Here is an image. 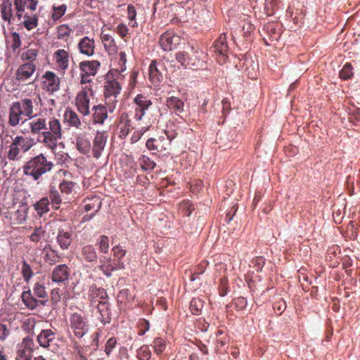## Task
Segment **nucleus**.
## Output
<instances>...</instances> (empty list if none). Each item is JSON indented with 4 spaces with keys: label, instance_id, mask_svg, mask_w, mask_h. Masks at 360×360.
<instances>
[{
    "label": "nucleus",
    "instance_id": "nucleus-1",
    "mask_svg": "<svg viewBox=\"0 0 360 360\" xmlns=\"http://www.w3.org/2000/svg\"><path fill=\"white\" fill-rule=\"evenodd\" d=\"M22 124L27 127L22 130L23 133L36 136L37 142L49 149L56 159L60 162H65L68 159L67 153L60 154L56 151L58 141L62 138V127L58 119L51 117L47 120L44 117L32 116L28 120L23 121Z\"/></svg>",
    "mask_w": 360,
    "mask_h": 360
},
{
    "label": "nucleus",
    "instance_id": "nucleus-2",
    "mask_svg": "<svg viewBox=\"0 0 360 360\" xmlns=\"http://www.w3.org/2000/svg\"><path fill=\"white\" fill-rule=\"evenodd\" d=\"M53 167V163L48 160L43 153H40L28 160L22 167V170L25 175L30 176L37 181L41 176L50 172Z\"/></svg>",
    "mask_w": 360,
    "mask_h": 360
},
{
    "label": "nucleus",
    "instance_id": "nucleus-3",
    "mask_svg": "<svg viewBox=\"0 0 360 360\" xmlns=\"http://www.w3.org/2000/svg\"><path fill=\"white\" fill-rule=\"evenodd\" d=\"M203 53L199 51L193 46H188L183 51L176 54V60L183 66L191 68H200L203 67Z\"/></svg>",
    "mask_w": 360,
    "mask_h": 360
},
{
    "label": "nucleus",
    "instance_id": "nucleus-4",
    "mask_svg": "<svg viewBox=\"0 0 360 360\" xmlns=\"http://www.w3.org/2000/svg\"><path fill=\"white\" fill-rule=\"evenodd\" d=\"M34 144V140L24 136H15L11 145L8 152V159L9 160H19L22 155L21 153L27 152Z\"/></svg>",
    "mask_w": 360,
    "mask_h": 360
},
{
    "label": "nucleus",
    "instance_id": "nucleus-5",
    "mask_svg": "<svg viewBox=\"0 0 360 360\" xmlns=\"http://www.w3.org/2000/svg\"><path fill=\"white\" fill-rule=\"evenodd\" d=\"M93 98V91L91 87L85 86L78 93L75 98V105L78 111L86 116L90 113L89 103Z\"/></svg>",
    "mask_w": 360,
    "mask_h": 360
},
{
    "label": "nucleus",
    "instance_id": "nucleus-6",
    "mask_svg": "<svg viewBox=\"0 0 360 360\" xmlns=\"http://www.w3.org/2000/svg\"><path fill=\"white\" fill-rule=\"evenodd\" d=\"M70 326L75 335L82 337L88 330L86 319L80 314L75 313L70 318Z\"/></svg>",
    "mask_w": 360,
    "mask_h": 360
},
{
    "label": "nucleus",
    "instance_id": "nucleus-7",
    "mask_svg": "<svg viewBox=\"0 0 360 360\" xmlns=\"http://www.w3.org/2000/svg\"><path fill=\"white\" fill-rule=\"evenodd\" d=\"M43 87L47 91L53 93L60 87V78L53 72L46 71L42 76Z\"/></svg>",
    "mask_w": 360,
    "mask_h": 360
},
{
    "label": "nucleus",
    "instance_id": "nucleus-8",
    "mask_svg": "<svg viewBox=\"0 0 360 360\" xmlns=\"http://www.w3.org/2000/svg\"><path fill=\"white\" fill-rule=\"evenodd\" d=\"M36 70V65L32 62H26L17 70L16 79L20 82H25L31 79Z\"/></svg>",
    "mask_w": 360,
    "mask_h": 360
},
{
    "label": "nucleus",
    "instance_id": "nucleus-9",
    "mask_svg": "<svg viewBox=\"0 0 360 360\" xmlns=\"http://www.w3.org/2000/svg\"><path fill=\"white\" fill-rule=\"evenodd\" d=\"M180 42V37L172 32H165L160 38V45L165 51H171Z\"/></svg>",
    "mask_w": 360,
    "mask_h": 360
},
{
    "label": "nucleus",
    "instance_id": "nucleus-10",
    "mask_svg": "<svg viewBox=\"0 0 360 360\" xmlns=\"http://www.w3.org/2000/svg\"><path fill=\"white\" fill-rule=\"evenodd\" d=\"M214 51L216 53L219 63H223L226 59V53L228 51V46L224 35H221L214 42Z\"/></svg>",
    "mask_w": 360,
    "mask_h": 360
},
{
    "label": "nucleus",
    "instance_id": "nucleus-11",
    "mask_svg": "<svg viewBox=\"0 0 360 360\" xmlns=\"http://www.w3.org/2000/svg\"><path fill=\"white\" fill-rule=\"evenodd\" d=\"M55 64L57 68L64 72L69 65V54L64 49L57 50L53 55Z\"/></svg>",
    "mask_w": 360,
    "mask_h": 360
},
{
    "label": "nucleus",
    "instance_id": "nucleus-12",
    "mask_svg": "<svg viewBox=\"0 0 360 360\" xmlns=\"http://www.w3.org/2000/svg\"><path fill=\"white\" fill-rule=\"evenodd\" d=\"M107 135L104 132H98L95 136L93 145V155L96 158H98L106 143Z\"/></svg>",
    "mask_w": 360,
    "mask_h": 360
},
{
    "label": "nucleus",
    "instance_id": "nucleus-13",
    "mask_svg": "<svg viewBox=\"0 0 360 360\" xmlns=\"http://www.w3.org/2000/svg\"><path fill=\"white\" fill-rule=\"evenodd\" d=\"M14 5L17 11V15L20 18L26 8L31 11L36 10L37 0H15Z\"/></svg>",
    "mask_w": 360,
    "mask_h": 360
},
{
    "label": "nucleus",
    "instance_id": "nucleus-14",
    "mask_svg": "<svg viewBox=\"0 0 360 360\" xmlns=\"http://www.w3.org/2000/svg\"><path fill=\"white\" fill-rule=\"evenodd\" d=\"M101 66V63L98 60L82 61L79 63V69L83 75L89 76H95Z\"/></svg>",
    "mask_w": 360,
    "mask_h": 360
},
{
    "label": "nucleus",
    "instance_id": "nucleus-15",
    "mask_svg": "<svg viewBox=\"0 0 360 360\" xmlns=\"http://www.w3.org/2000/svg\"><path fill=\"white\" fill-rule=\"evenodd\" d=\"M78 47L82 54L91 56L94 53V41L93 39L84 37L79 41Z\"/></svg>",
    "mask_w": 360,
    "mask_h": 360
},
{
    "label": "nucleus",
    "instance_id": "nucleus-16",
    "mask_svg": "<svg viewBox=\"0 0 360 360\" xmlns=\"http://www.w3.org/2000/svg\"><path fill=\"white\" fill-rule=\"evenodd\" d=\"M166 105L167 108L179 115L184 111V103L179 98L176 96H171L166 100Z\"/></svg>",
    "mask_w": 360,
    "mask_h": 360
},
{
    "label": "nucleus",
    "instance_id": "nucleus-17",
    "mask_svg": "<svg viewBox=\"0 0 360 360\" xmlns=\"http://www.w3.org/2000/svg\"><path fill=\"white\" fill-rule=\"evenodd\" d=\"M13 103L22 112L24 116L28 117L29 119L33 116L34 102L32 99L24 98Z\"/></svg>",
    "mask_w": 360,
    "mask_h": 360
},
{
    "label": "nucleus",
    "instance_id": "nucleus-18",
    "mask_svg": "<svg viewBox=\"0 0 360 360\" xmlns=\"http://www.w3.org/2000/svg\"><path fill=\"white\" fill-rule=\"evenodd\" d=\"M68 278V268L66 265H58L54 268L52 272L51 279L53 282L60 283L65 281Z\"/></svg>",
    "mask_w": 360,
    "mask_h": 360
},
{
    "label": "nucleus",
    "instance_id": "nucleus-19",
    "mask_svg": "<svg viewBox=\"0 0 360 360\" xmlns=\"http://www.w3.org/2000/svg\"><path fill=\"white\" fill-rule=\"evenodd\" d=\"M23 116L24 114L18 108H17L16 105L12 103L9 109V124L12 127L17 126L22 120Z\"/></svg>",
    "mask_w": 360,
    "mask_h": 360
},
{
    "label": "nucleus",
    "instance_id": "nucleus-20",
    "mask_svg": "<svg viewBox=\"0 0 360 360\" xmlns=\"http://www.w3.org/2000/svg\"><path fill=\"white\" fill-rule=\"evenodd\" d=\"M77 188L78 186L77 184L72 181H63L60 184V191L68 196L67 199L69 200H71V197L75 198V195L77 194Z\"/></svg>",
    "mask_w": 360,
    "mask_h": 360
},
{
    "label": "nucleus",
    "instance_id": "nucleus-21",
    "mask_svg": "<svg viewBox=\"0 0 360 360\" xmlns=\"http://www.w3.org/2000/svg\"><path fill=\"white\" fill-rule=\"evenodd\" d=\"M76 146L77 150L83 153L86 154L90 151L91 143L86 134H79L76 138Z\"/></svg>",
    "mask_w": 360,
    "mask_h": 360
},
{
    "label": "nucleus",
    "instance_id": "nucleus-22",
    "mask_svg": "<svg viewBox=\"0 0 360 360\" xmlns=\"http://www.w3.org/2000/svg\"><path fill=\"white\" fill-rule=\"evenodd\" d=\"M121 89V84L117 80H108L105 84V94L106 96L116 97L120 93Z\"/></svg>",
    "mask_w": 360,
    "mask_h": 360
},
{
    "label": "nucleus",
    "instance_id": "nucleus-23",
    "mask_svg": "<svg viewBox=\"0 0 360 360\" xmlns=\"http://www.w3.org/2000/svg\"><path fill=\"white\" fill-rule=\"evenodd\" d=\"M39 345L48 347L55 340V333L51 330H43L37 337Z\"/></svg>",
    "mask_w": 360,
    "mask_h": 360
},
{
    "label": "nucleus",
    "instance_id": "nucleus-24",
    "mask_svg": "<svg viewBox=\"0 0 360 360\" xmlns=\"http://www.w3.org/2000/svg\"><path fill=\"white\" fill-rule=\"evenodd\" d=\"M124 265L123 262H118V263L115 262L109 258L107 259L106 262H104L101 266V269L103 272L108 276L111 275V272L117 269H123Z\"/></svg>",
    "mask_w": 360,
    "mask_h": 360
},
{
    "label": "nucleus",
    "instance_id": "nucleus-25",
    "mask_svg": "<svg viewBox=\"0 0 360 360\" xmlns=\"http://www.w3.org/2000/svg\"><path fill=\"white\" fill-rule=\"evenodd\" d=\"M93 120L96 124H103L108 117L107 110L103 105H99L93 108Z\"/></svg>",
    "mask_w": 360,
    "mask_h": 360
},
{
    "label": "nucleus",
    "instance_id": "nucleus-26",
    "mask_svg": "<svg viewBox=\"0 0 360 360\" xmlns=\"http://www.w3.org/2000/svg\"><path fill=\"white\" fill-rule=\"evenodd\" d=\"M32 349L25 344L18 346L15 359L16 360H31Z\"/></svg>",
    "mask_w": 360,
    "mask_h": 360
},
{
    "label": "nucleus",
    "instance_id": "nucleus-27",
    "mask_svg": "<svg viewBox=\"0 0 360 360\" xmlns=\"http://www.w3.org/2000/svg\"><path fill=\"white\" fill-rule=\"evenodd\" d=\"M149 77L155 85L158 84L162 78V73L155 61H153L149 66Z\"/></svg>",
    "mask_w": 360,
    "mask_h": 360
},
{
    "label": "nucleus",
    "instance_id": "nucleus-28",
    "mask_svg": "<svg viewBox=\"0 0 360 360\" xmlns=\"http://www.w3.org/2000/svg\"><path fill=\"white\" fill-rule=\"evenodd\" d=\"M64 120L69 123L71 126L79 128L81 125V122L78 115L75 112L70 109H67L64 114Z\"/></svg>",
    "mask_w": 360,
    "mask_h": 360
},
{
    "label": "nucleus",
    "instance_id": "nucleus-29",
    "mask_svg": "<svg viewBox=\"0 0 360 360\" xmlns=\"http://www.w3.org/2000/svg\"><path fill=\"white\" fill-rule=\"evenodd\" d=\"M71 234L69 232L59 231L57 236V242L62 249H68L71 243Z\"/></svg>",
    "mask_w": 360,
    "mask_h": 360
},
{
    "label": "nucleus",
    "instance_id": "nucleus-30",
    "mask_svg": "<svg viewBox=\"0 0 360 360\" xmlns=\"http://www.w3.org/2000/svg\"><path fill=\"white\" fill-rule=\"evenodd\" d=\"M82 255L88 262L95 261L97 258L94 248L90 245H86L82 248Z\"/></svg>",
    "mask_w": 360,
    "mask_h": 360
},
{
    "label": "nucleus",
    "instance_id": "nucleus-31",
    "mask_svg": "<svg viewBox=\"0 0 360 360\" xmlns=\"http://www.w3.org/2000/svg\"><path fill=\"white\" fill-rule=\"evenodd\" d=\"M21 297L25 304L29 309H33L38 304L39 302L33 297L30 290L23 292Z\"/></svg>",
    "mask_w": 360,
    "mask_h": 360
},
{
    "label": "nucleus",
    "instance_id": "nucleus-32",
    "mask_svg": "<svg viewBox=\"0 0 360 360\" xmlns=\"http://www.w3.org/2000/svg\"><path fill=\"white\" fill-rule=\"evenodd\" d=\"M1 13L3 19L10 21L12 17V5L8 0H5L1 4Z\"/></svg>",
    "mask_w": 360,
    "mask_h": 360
},
{
    "label": "nucleus",
    "instance_id": "nucleus-33",
    "mask_svg": "<svg viewBox=\"0 0 360 360\" xmlns=\"http://www.w3.org/2000/svg\"><path fill=\"white\" fill-rule=\"evenodd\" d=\"M134 103L136 105H137V109L141 110L144 112L152 105V103L149 99H147L146 97L141 95H138L135 97Z\"/></svg>",
    "mask_w": 360,
    "mask_h": 360
},
{
    "label": "nucleus",
    "instance_id": "nucleus-34",
    "mask_svg": "<svg viewBox=\"0 0 360 360\" xmlns=\"http://www.w3.org/2000/svg\"><path fill=\"white\" fill-rule=\"evenodd\" d=\"M37 214L42 215L49 211V200L47 198H43L34 205Z\"/></svg>",
    "mask_w": 360,
    "mask_h": 360
},
{
    "label": "nucleus",
    "instance_id": "nucleus-35",
    "mask_svg": "<svg viewBox=\"0 0 360 360\" xmlns=\"http://www.w3.org/2000/svg\"><path fill=\"white\" fill-rule=\"evenodd\" d=\"M24 18H25V20L23 21L24 26L28 30H31L37 27V18L34 15H25L24 16Z\"/></svg>",
    "mask_w": 360,
    "mask_h": 360
},
{
    "label": "nucleus",
    "instance_id": "nucleus-36",
    "mask_svg": "<svg viewBox=\"0 0 360 360\" xmlns=\"http://www.w3.org/2000/svg\"><path fill=\"white\" fill-rule=\"evenodd\" d=\"M49 198L54 209L58 210L62 199L60 193L56 190H52L49 195Z\"/></svg>",
    "mask_w": 360,
    "mask_h": 360
},
{
    "label": "nucleus",
    "instance_id": "nucleus-37",
    "mask_svg": "<svg viewBox=\"0 0 360 360\" xmlns=\"http://www.w3.org/2000/svg\"><path fill=\"white\" fill-rule=\"evenodd\" d=\"M98 245L101 252L106 253L109 248V239L105 236H101L98 239Z\"/></svg>",
    "mask_w": 360,
    "mask_h": 360
},
{
    "label": "nucleus",
    "instance_id": "nucleus-38",
    "mask_svg": "<svg viewBox=\"0 0 360 360\" xmlns=\"http://www.w3.org/2000/svg\"><path fill=\"white\" fill-rule=\"evenodd\" d=\"M36 56H37V52L34 49L27 50L26 51H24L21 55V58H22V60L27 61V62H32V63H34V60H35Z\"/></svg>",
    "mask_w": 360,
    "mask_h": 360
},
{
    "label": "nucleus",
    "instance_id": "nucleus-39",
    "mask_svg": "<svg viewBox=\"0 0 360 360\" xmlns=\"http://www.w3.org/2000/svg\"><path fill=\"white\" fill-rule=\"evenodd\" d=\"M67 6L65 4H63L59 6H54L53 9V13H52V18L54 20H58L60 17H62L65 11H66Z\"/></svg>",
    "mask_w": 360,
    "mask_h": 360
},
{
    "label": "nucleus",
    "instance_id": "nucleus-40",
    "mask_svg": "<svg viewBox=\"0 0 360 360\" xmlns=\"http://www.w3.org/2000/svg\"><path fill=\"white\" fill-rule=\"evenodd\" d=\"M352 75V68L351 65L349 63L345 64L342 69L340 71V77L343 79H347L350 78Z\"/></svg>",
    "mask_w": 360,
    "mask_h": 360
},
{
    "label": "nucleus",
    "instance_id": "nucleus-41",
    "mask_svg": "<svg viewBox=\"0 0 360 360\" xmlns=\"http://www.w3.org/2000/svg\"><path fill=\"white\" fill-rule=\"evenodd\" d=\"M202 307V302L199 299H193L190 303V309L193 314H198Z\"/></svg>",
    "mask_w": 360,
    "mask_h": 360
},
{
    "label": "nucleus",
    "instance_id": "nucleus-42",
    "mask_svg": "<svg viewBox=\"0 0 360 360\" xmlns=\"http://www.w3.org/2000/svg\"><path fill=\"white\" fill-rule=\"evenodd\" d=\"M45 231L41 227H37L34 230V232L30 235V240L33 242H38L44 236Z\"/></svg>",
    "mask_w": 360,
    "mask_h": 360
},
{
    "label": "nucleus",
    "instance_id": "nucleus-43",
    "mask_svg": "<svg viewBox=\"0 0 360 360\" xmlns=\"http://www.w3.org/2000/svg\"><path fill=\"white\" fill-rule=\"evenodd\" d=\"M141 165L142 168L145 170L153 169L155 167V162L150 160L146 156H143L141 158Z\"/></svg>",
    "mask_w": 360,
    "mask_h": 360
},
{
    "label": "nucleus",
    "instance_id": "nucleus-44",
    "mask_svg": "<svg viewBox=\"0 0 360 360\" xmlns=\"http://www.w3.org/2000/svg\"><path fill=\"white\" fill-rule=\"evenodd\" d=\"M136 10L133 6H129L127 8V15L128 19L130 20L129 25L132 27H135L136 25V22L134 21L136 18Z\"/></svg>",
    "mask_w": 360,
    "mask_h": 360
},
{
    "label": "nucleus",
    "instance_id": "nucleus-45",
    "mask_svg": "<svg viewBox=\"0 0 360 360\" xmlns=\"http://www.w3.org/2000/svg\"><path fill=\"white\" fill-rule=\"evenodd\" d=\"M34 293L36 296L40 298H44L46 296V292L44 287L39 284L36 283L33 288Z\"/></svg>",
    "mask_w": 360,
    "mask_h": 360
},
{
    "label": "nucleus",
    "instance_id": "nucleus-46",
    "mask_svg": "<svg viewBox=\"0 0 360 360\" xmlns=\"http://www.w3.org/2000/svg\"><path fill=\"white\" fill-rule=\"evenodd\" d=\"M154 349L158 354L162 352L165 349V342L164 340L162 338H156L154 340Z\"/></svg>",
    "mask_w": 360,
    "mask_h": 360
},
{
    "label": "nucleus",
    "instance_id": "nucleus-47",
    "mask_svg": "<svg viewBox=\"0 0 360 360\" xmlns=\"http://www.w3.org/2000/svg\"><path fill=\"white\" fill-rule=\"evenodd\" d=\"M22 273L25 280L28 281L32 276V271L30 265L24 262L22 266Z\"/></svg>",
    "mask_w": 360,
    "mask_h": 360
},
{
    "label": "nucleus",
    "instance_id": "nucleus-48",
    "mask_svg": "<svg viewBox=\"0 0 360 360\" xmlns=\"http://www.w3.org/2000/svg\"><path fill=\"white\" fill-rule=\"evenodd\" d=\"M119 58V65L120 68L117 69L119 72H123L126 70L125 64L127 62L126 54L124 52H120L118 53Z\"/></svg>",
    "mask_w": 360,
    "mask_h": 360
},
{
    "label": "nucleus",
    "instance_id": "nucleus-49",
    "mask_svg": "<svg viewBox=\"0 0 360 360\" xmlns=\"http://www.w3.org/2000/svg\"><path fill=\"white\" fill-rule=\"evenodd\" d=\"M113 255L119 260L123 257L126 254V250L120 245H117L112 248Z\"/></svg>",
    "mask_w": 360,
    "mask_h": 360
},
{
    "label": "nucleus",
    "instance_id": "nucleus-50",
    "mask_svg": "<svg viewBox=\"0 0 360 360\" xmlns=\"http://www.w3.org/2000/svg\"><path fill=\"white\" fill-rule=\"evenodd\" d=\"M117 344V340L114 338H110L105 345V353L109 355L112 351V349L115 347Z\"/></svg>",
    "mask_w": 360,
    "mask_h": 360
},
{
    "label": "nucleus",
    "instance_id": "nucleus-51",
    "mask_svg": "<svg viewBox=\"0 0 360 360\" xmlns=\"http://www.w3.org/2000/svg\"><path fill=\"white\" fill-rule=\"evenodd\" d=\"M9 334L10 330L6 325L0 323V340H5Z\"/></svg>",
    "mask_w": 360,
    "mask_h": 360
},
{
    "label": "nucleus",
    "instance_id": "nucleus-52",
    "mask_svg": "<svg viewBox=\"0 0 360 360\" xmlns=\"http://www.w3.org/2000/svg\"><path fill=\"white\" fill-rule=\"evenodd\" d=\"M139 356L141 360H147L150 357V353L147 348L141 347L139 352Z\"/></svg>",
    "mask_w": 360,
    "mask_h": 360
},
{
    "label": "nucleus",
    "instance_id": "nucleus-53",
    "mask_svg": "<svg viewBox=\"0 0 360 360\" xmlns=\"http://www.w3.org/2000/svg\"><path fill=\"white\" fill-rule=\"evenodd\" d=\"M117 31L119 33V34L122 37L127 36L128 34V28L127 27L126 25L123 24L118 25V26L117 27Z\"/></svg>",
    "mask_w": 360,
    "mask_h": 360
},
{
    "label": "nucleus",
    "instance_id": "nucleus-54",
    "mask_svg": "<svg viewBox=\"0 0 360 360\" xmlns=\"http://www.w3.org/2000/svg\"><path fill=\"white\" fill-rule=\"evenodd\" d=\"M91 76H89L88 75H83V72H81V84L84 85V86H88L91 87L89 84L91 82Z\"/></svg>",
    "mask_w": 360,
    "mask_h": 360
},
{
    "label": "nucleus",
    "instance_id": "nucleus-55",
    "mask_svg": "<svg viewBox=\"0 0 360 360\" xmlns=\"http://www.w3.org/2000/svg\"><path fill=\"white\" fill-rule=\"evenodd\" d=\"M285 307L286 305L285 301L280 300L275 304L274 309L278 313L281 314L285 310Z\"/></svg>",
    "mask_w": 360,
    "mask_h": 360
},
{
    "label": "nucleus",
    "instance_id": "nucleus-56",
    "mask_svg": "<svg viewBox=\"0 0 360 360\" xmlns=\"http://www.w3.org/2000/svg\"><path fill=\"white\" fill-rule=\"evenodd\" d=\"M350 121L356 125L360 124V110H357L356 113L352 115Z\"/></svg>",
    "mask_w": 360,
    "mask_h": 360
},
{
    "label": "nucleus",
    "instance_id": "nucleus-57",
    "mask_svg": "<svg viewBox=\"0 0 360 360\" xmlns=\"http://www.w3.org/2000/svg\"><path fill=\"white\" fill-rule=\"evenodd\" d=\"M148 129V128L143 129L140 131H137L133 135L131 140L133 142H136L138 140H139L141 137V136L143 134V133Z\"/></svg>",
    "mask_w": 360,
    "mask_h": 360
},
{
    "label": "nucleus",
    "instance_id": "nucleus-58",
    "mask_svg": "<svg viewBox=\"0 0 360 360\" xmlns=\"http://www.w3.org/2000/svg\"><path fill=\"white\" fill-rule=\"evenodd\" d=\"M141 326H143L144 328V329H141L140 331H139V335H143V334H145V333L149 330V322L146 321V320H143L141 322Z\"/></svg>",
    "mask_w": 360,
    "mask_h": 360
},
{
    "label": "nucleus",
    "instance_id": "nucleus-59",
    "mask_svg": "<svg viewBox=\"0 0 360 360\" xmlns=\"http://www.w3.org/2000/svg\"><path fill=\"white\" fill-rule=\"evenodd\" d=\"M145 115V112L141 110H138L137 109V105H136V108H135V118L137 120H141L143 117V116Z\"/></svg>",
    "mask_w": 360,
    "mask_h": 360
},
{
    "label": "nucleus",
    "instance_id": "nucleus-60",
    "mask_svg": "<svg viewBox=\"0 0 360 360\" xmlns=\"http://www.w3.org/2000/svg\"><path fill=\"white\" fill-rule=\"evenodd\" d=\"M155 139H150L147 141L146 145L148 149L149 150H155L157 148V147L155 146Z\"/></svg>",
    "mask_w": 360,
    "mask_h": 360
},
{
    "label": "nucleus",
    "instance_id": "nucleus-61",
    "mask_svg": "<svg viewBox=\"0 0 360 360\" xmlns=\"http://www.w3.org/2000/svg\"><path fill=\"white\" fill-rule=\"evenodd\" d=\"M101 39L103 42H108L109 44L113 41V39L110 35L103 33L101 34Z\"/></svg>",
    "mask_w": 360,
    "mask_h": 360
},
{
    "label": "nucleus",
    "instance_id": "nucleus-62",
    "mask_svg": "<svg viewBox=\"0 0 360 360\" xmlns=\"http://www.w3.org/2000/svg\"><path fill=\"white\" fill-rule=\"evenodd\" d=\"M94 208V205H91L90 203H87L84 206V209L86 211H90L91 210Z\"/></svg>",
    "mask_w": 360,
    "mask_h": 360
},
{
    "label": "nucleus",
    "instance_id": "nucleus-63",
    "mask_svg": "<svg viewBox=\"0 0 360 360\" xmlns=\"http://www.w3.org/2000/svg\"><path fill=\"white\" fill-rule=\"evenodd\" d=\"M257 264H258V268L257 269H260L261 266L263 265L264 264V261H263V259L262 258H259L257 259Z\"/></svg>",
    "mask_w": 360,
    "mask_h": 360
},
{
    "label": "nucleus",
    "instance_id": "nucleus-64",
    "mask_svg": "<svg viewBox=\"0 0 360 360\" xmlns=\"http://www.w3.org/2000/svg\"><path fill=\"white\" fill-rule=\"evenodd\" d=\"M181 207L183 208L188 207V209H191V205L188 202H186L181 205Z\"/></svg>",
    "mask_w": 360,
    "mask_h": 360
}]
</instances>
